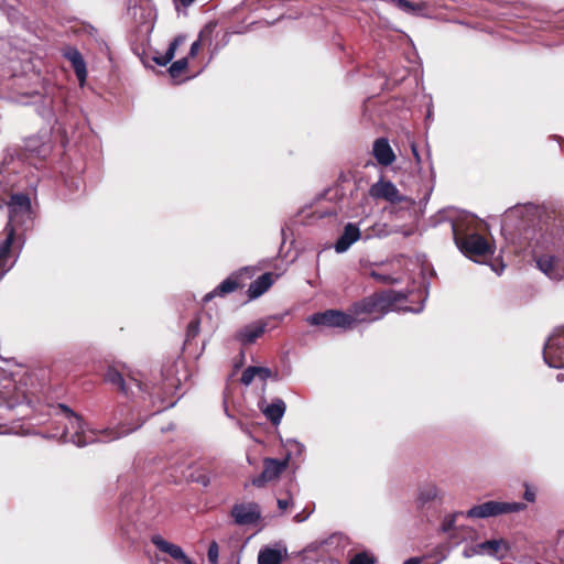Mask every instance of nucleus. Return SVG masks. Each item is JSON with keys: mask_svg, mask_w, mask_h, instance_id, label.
Here are the masks:
<instances>
[{"mask_svg": "<svg viewBox=\"0 0 564 564\" xmlns=\"http://www.w3.org/2000/svg\"><path fill=\"white\" fill-rule=\"evenodd\" d=\"M422 308H423V307L421 306V307H420V308H417V310H411V312L420 313V312L422 311ZM408 311H410V308H409Z\"/></svg>", "mask_w": 564, "mask_h": 564, "instance_id": "3c124183", "label": "nucleus"}, {"mask_svg": "<svg viewBox=\"0 0 564 564\" xmlns=\"http://www.w3.org/2000/svg\"><path fill=\"white\" fill-rule=\"evenodd\" d=\"M219 556V546L216 541L210 542L207 551V557L210 564H217Z\"/></svg>", "mask_w": 564, "mask_h": 564, "instance_id": "473e14b6", "label": "nucleus"}, {"mask_svg": "<svg viewBox=\"0 0 564 564\" xmlns=\"http://www.w3.org/2000/svg\"><path fill=\"white\" fill-rule=\"evenodd\" d=\"M556 380H557L558 382L564 381V373H558V375L556 376Z\"/></svg>", "mask_w": 564, "mask_h": 564, "instance_id": "09e8293b", "label": "nucleus"}, {"mask_svg": "<svg viewBox=\"0 0 564 564\" xmlns=\"http://www.w3.org/2000/svg\"><path fill=\"white\" fill-rule=\"evenodd\" d=\"M440 495V490L435 484H426L420 488L419 500L426 503L435 500Z\"/></svg>", "mask_w": 564, "mask_h": 564, "instance_id": "bb28decb", "label": "nucleus"}, {"mask_svg": "<svg viewBox=\"0 0 564 564\" xmlns=\"http://www.w3.org/2000/svg\"><path fill=\"white\" fill-rule=\"evenodd\" d=\"M360 238V230L356 224L348 223L344 227V231L340 237L337 239L334 248L337 253H343L347 251L352 243H355Z\"/></svg>", "mask_w": 564, "mask_h": 564, "instance_id": "412c9836", "label": "nucleus"}, {"mask_svg": "<svg viewBox=\"0 0 564 564\" xmlns=\"http://www.w3.org/2000/svg\"><path fill=\"white\" fill-rule=\"evenodd\" d=\"M401 299L395 291H382L373 293L358 302H355L349 312L356 317L355 325L359 323H371L381 319Z\"/></svg>", "mask_w": 564, "mask_h": 564, "instance_id": "f03ea898", "label": "nucleus"}, {"mask_svg": "<svg viewBox=\"0 0 564 564\" xmlns=\"http://www.w3.org/2000/svg\"><path fill=\"white\" fill-rule=\"evenodd\" d=\"M239 288V283L237 281V278L234 275L228 276L219 285H217L212 292L207 293L204 296V302H208L215 296H224L229 293H232Z\"/></svg>", "mask_w": 564, "mask_h": 564, "instance_id": "b1692460", "label": "nucleus"}, {"mask_svg": "<svg viewBox=\"0 0 564 564\" xmlns=\"http://www.w3.org/2000/svg\"><path fill=\"white\" fill-rule=\"evenodd\" d=\"M273 274L270 272L263 273L257 280L250 283L248 289L249 299L253 300L261 296L273 283Z\"/></svg>", "mask_w": 564, "mask_h": 564, "instance_id": "5701e85b", "label": "nucleus"}, {"mask_svg": "<svg viewBox=\"0 0 564 564\" xmlns=\"http://www.w3.org/2000/svg\"><path fill=\"white\" fill-rule=\"evenodd\" d=\"M265 330V324L253 323L241 328L237 334V339L242 345H250L254 343Z\"/></svg>", "mask_w": 564, "mask_h": 564, "instance_id": "4be33fe9", "label": "nucleus"}, {"mask_svg": "<svg viewBox=\"0 0 564 564\" xmlns=\"http://www.w3.org/2000/svg\"><path fill=\"white\" fill-rule=\"evenodd\" d=\"M63 56L72 64L76 77L83 86L87 78V67L80 52L74 46H67L63 51Z\"/></svg>", "mask_w": 564, "mask_h": 564, "instance_id": "dca6fc26", "label": "nucleus"}, {"mask_svg": "<svg viewBox=\"0 0 564 564\" xmlns=\"http://www.w3.org/2000/svg\"><path fill=\"white\" fill-rule=\"evenodd\" d=\"M480 554L498 561L506 558L510 552V543L502 538L491 539L479 543Z\"/></svg>", "mask_w": 564, "mask_h": 564, "instance_id": "2eb2a0df", "label": "nucleus"}, {"mask_svg": "<svg viewBox=\"0 0 564 564\" xmlns=\"http://www.w3.org/2000/svg\"><path fill=\"white\" fill-rule=\"evenodd\" d=\"M188 66L187 57L180 58L171 64L167 73L172 78H177Z\"/></svg>", "mask_w": 564, "mask_h": 564, "instance_id": "c85d7f7f", "label": "nucleus"}, {"mask_svg": "<svg viewBox=\"0 0 564 564\" xmlns=\"http://www.w3.org/2000/svg\"><path fill=\"white\" fill-rule=\"evenodd\" d=\"M153 61L155 62V64H158L160 66H166L170 63V62H165L164 54L153 56Z\"/></svg>", "mask_w": 564, "mask_h": 564, "instance_id": "ea45409f", "label": "nucleus"}, {"mask_svg": "<svg viewBox=\"0 0 564 564\" xmlns=\"http://www.w3.org/2000/svg\"><path fill=\"white\" fill-rule=\"evenodd\" d=\"M463 555L466 558H469V557H473V556H476V555H481L480 554V549H479V543L466 546L464 549V551H463Z\"/></svg>", "mask_w": 564, "mask_h": 564, "instance_id": "72a5a7b5", "label": "nucleus"}, {"mask_svg": "<svg viewBox=\"0 0 564 564\" xmlns=\"http://www.w3.org/2000/svg\"><path fill=\"white\" fill-rule=\"evenodd\" d=\"M6 237L0 241V279L17 262L24 246V238L11 227H4Z\"/></svg>", "mask_w": 564, "mask_h": 564, "instance_id": "423d86ee", "label": "nucleus"}, {"mask_svg": "<svg viewBox=\"0 0 564 564\" xmlns=\"http://www.w3.org/2000/svg\"><path fill=\"white\" fill-rule=\"evenodd\" d=\"M151 542L163 553L169 554L172 558L182 562L183 564H194V562L186 556L181 546L164 540L161 535L156 534L151 538Z\"/></svg>", "mask_w": 564, "mask_h": 564, "instance_id": "f3484780", "label": "nucleus"}, {"mask_svg": "<svg viewBox=\"0 0 564 564\" xmlns=\"http://www.w3.org/2000/svg\"><path fill=\"white\" fill-rule=\"evenodd\" d=\"M47 415L54 429L51 436L64 443H73L83 447L96 442L107 443L119 440L142 426L145 419L128 427H106L101 430L89 429L83 419L67 405L57 403L47 405Z\"/></svg>", "mask_w": 564, "mask_h": 564, "instance_id": "f257e3e1", "label": "nucleus"}, {"mask_svg": "<svg viewBox=\"0 0 564 564\" xmlns=\"http://www.w3.org/2000/svg\"><path fill=\"white\" fill-rule=\"evenodd\" d=\"M6 192V187L3 185V175L0 172V208L4 205V198L2 197V194Z\"/></svg>", "mask_w": 564, "mask_h": 564, "instance_id": "58836bf2", "label": "nucleus"}, {"mask_svg": "<svg viewBox=\"0 0 564 564\" xmlns=\"http://www.w3.org/2000/svg\"><path fill=\"white\" fill-rule=\"evenodd\" d=\"M524 499L529 502H533L535 500V492L532 491L529 487H527L524 491Z\"/></svg>", "mask_w": 564, "mask_h": 564, "instance_id": "a19ab883", "label": "nucleus"}, {"mask_svg": "<svg viewBox=\"0 0 564 564\" xmlns=\"http://www.w3.org/2000/svg\"><path fill=\"white\" fill-rule=\"evenodd\" d=\"M15 404H18L17 400L10 399L6 393H0V406H6L8 409H11Z\"/></svg>", "mask_w": 564, "mask_h": 564, "instance_id": "e433bc0d", "label": "nucleus"}, {"mask_svg": "<svg viewBox=\"0 0 564 564\" xmlns=\"http://www.w3.org/2000/svg\"><path fill=\"white\" fill-rule=\"evenodd\" d=\"M288 446L290 451H293L297 455H301L305 449V446L296 440H289Z\"/></svg>", "mask_w": 564, "mask_h": 564, "instance_id": "f704fd0d", "label": "nucleus"}, {"mask_svg": "<svg viewBox=\"0 0 564 564\" xmlns=\"http://www.w3.org/2000/svg\"><path fill=\"white\" fill-rule=\"evenodd\" d=\"M355 319L356 317L349 311L345 313L338 310H326L308 316L306 321L314 326L350 329L355 326Z\"/></svg>", "mask_w": 564, "mask_h": 564, "instance_id": "0eeeda50", "label": "nucleus"}, {"mask_svg": "<svg viewBox=\"0 0 564 564\" xmlns=\"http://www.w3.org/2000/svg\"><path fill=\"white\" fill-rule=\"evenodd\" d=\"M369 194L372 198H382L390 203H401L405 199L392 182L383 180L372 184Z\"/></svg>", "mask_w": 564, "mask_h": 564, "instance_id": "ddd939ff", "label": "nucleus"}, {"mask_svg": "<svg viewBox=\"0 0 564 564\" xmlns=\"http://www.w3.org/2000/svg\"><path fill=\"white\" fill-rule=\"evenodd\" d=\"M170 406H173V403H171ZM166 408H169V405H164L162 408H159V409L154 410L150 415L156 414V413L161 412L162 410H164Z\"/></svg>", "mask_w": 564, "mask_h": 564, "instance_id": "de8ad7c7", "label": "nucleus"}, {"mask_svg": "<svg viewBox=\"0 0 564 564\" xmlns=\"http://www.w3.org/2000/svg\"><path fill=\"white\" fill-rule=\"evenodd\" d=\"M394 6L401 11L412 14V15H425L427 10L426 2H410L408 0H392Z\"/></svg>", "mask_w": 564, "mask_h": 564, "instance_id": "393cba45", "label": "nucleus"}, {"mask_svg": "<svg viewBox=\"0 0 564 564\" xmlns=\"http://www.w3.org/2000/svg\"><path fill=\"white\" fill-rule=\"evenodd\" d=\"M539 213V209L536 206L529 204V205H521V206H514L509 208L505 213L503 217V224L508 225L513 218H520L523 226H527L532 217L536 216Z\"/></svg>", "mask_w": 564, "mask_h": 564, "instance_id": "6ab92c4d", "label": "nucleus"}, {"mask_svg": "<svg viewBox=\"0 0 564 564\" xmlns=\"http://www.w3.org/2000/svg\"><path fill=\"white\" fill-rule=\"evenodd\" d=\"M288 466V459L279 460L275 458H264L262 473L251 480L254 487L262 488L269 481H272L283 473Z\"/></svg>", "mask_w": 564, "mask_h": 564, "instance_id": "9b49d317", "label": "nucleus"}, {"mask_svg": "<svg viewBox=\"0 0 564 564\" xmlns=\"http://www.w3.org/2000/svg\"><path fill=\"white\" fill-rule=\"evenodd\" d=\"M411 149H412V153H413V156L415 158V161L417 164L421 163V158H420V154L417 152V149H416V145L414 143L411 144Z\"/></svg>", "mask_w": 564, "mask_h": 564, "instance_id": "c03bdc74", "label": "nucleus"}, {"mask_svg": "<svg viewBox=\"0 0 564 564\" xmlns=\"http://www.w3.org/2000/svg\"><path fill=\"white\" fill-rule=\"evenodd\" d=\"M230 516L238 525H253L261 519V509L256 502H241L232 506Z\"/></svg>", "mask_w": 564, "mask_h": 564, "instance_id": "9d476101", "label": "nucleus"}, {"mask_svg": "<svg viewBox=\"0 0 564 564\" xmlns=\"http://www.w3.org/2000/svg\"><path fill=\"white\" fill-rule=\"evenodd\" d=\"M527 505L523 502H507L489 500L479 505H476L467 511H459L448 514L442 522V531L449 532L455 528V522L458 517H465L470 519H487L490 517H498L501 514L517 513L523 511Z\"/></svg>", "mask_w": 564, "mask_h": 564, "instance_id": "7ed1b4c3", "label": "nucleus"}, {"mask_svg": "<svg viewBox=\"0 0 564 564\" xmlns=\"http://www.w3.org/2000/svg\"><path fill=\"white\" fill-rule=\"evenodd\" d=\"M403 564H421L420 557H410Z\"/></svg>", "mask_w": 564, "mask_h": 564, "instance_id": "49530a36", "label": "nucleus"}, {"mask_svg": "<svg viewBox=\"0 0 564 564\" xmlns=\"http://www.w3.org/2000/svg\"><path fill=\"white\" fill-rule=\"evenodd\" d=\"M390 234L391 230L387 224L378 223L371 227V234H369V236L384 238L388 237Z\"/></svg>", "mask_w": 564, "mask_h": 564, "instance_id": "7c9ffc66", "label": "nucleus"}, {"mask_svg": "<svg viewBox=\"0 0 564 564\" xmlns=\"http://www.w3.org/2000/svg\"><path fill=\"white\" fill-rule=\"evenodd\" d=\"M105 381L117 387L124 395H134V388L138 392L143 393V384L133 377L126 378L122 372L113 367L108 368L105 373Z\"/></svg>", "mask_w": 564, "mask_h": 564, "instance_id": "1a4fd4ad", "label": "nucleus"}, {"mask_svg": "<svg viewBox=\"0 0 564 564\" xmlns=\"http://www.w3.org/2000/svg\"><path fill=\"white\" fill-rule=\"evenodd\" d=\"M290 505H291V500H289V499H279L278 500V507L282 511L286 510Z\"/></svg>", "mask_w": 564, "mask_h": 564, "instance_id": "79ce46f5", "label": "nucleus"}, {"mask_svg": "<svg viewBox=\"0 0 564 564\" xmlns=\"http://www.w3.org/2000/svg\"><path fill=\"white\" fill-rule=\"evenodd\" d=\"M204 35V32H200L199 33V39L194 41L191 45V48H189V56L191 57H195L200 48V40Z\"/></svg>", "mask_w": 564, "mask_h": 564, "instance_id": "4c0bfd02", "label": "nucleus"}, {"mask_svg": "<svg viewBox=\"0 0 564 564\" xmlns=\"http://www.w3.org/2000/svg\"><path fill=\"white\" fill-rule=\"evenodd\" d=\"M185 40L186 36L183 34H180L173 39L164 53L165 62H171L174 58L176 50L185 42Z\"/></svg>", "mask_w": 564, "mask_h": 564, "instance_id": "cd10ccee", "label": "nucleus"}, {"mask_svg": "<svg viewBox=\"0 0 564 564\" xmlns=\"http://www.w3.org/2000/svg\"><path fill=\"white\" fill-rule=\"evenodd\" d=\"M454 240L459 250L469 259L477 261L494 253L492 246L480 235L470 234L462 236L455 224H452Z\"/></svg>", "mask_w": 564, "mask_h": 564, "instance_id": "20e7f679", "label": "nucleus"}, {"mask_svg": "<svg viewBox=\"0 0 564 564\" xmlns=\"http://www.w3.org/2000/svg\"><path fill=\"white\" fill-rule=\"evenodd\" d=\"M349 564H376V558L367 552H360L350 558Z\"/></svg>", "mask_w": 564, "mask_h": 564, "instance_id": "c756f323", "label": "nucleus"}, {"mask_svg": "<svg viewBox=\"0 0 564 564\" xmlns=\"http://www.w3.org/2000/svg\"><path fill=\"white\" fill-rule=\"evenodd\" d=\"M258 408L273 425L280 424L286 410L285 402L282 399L276 398L269 404L263 394L258 400Z\"/></svg>", "mask_w": 564, "mask_h": 564, "instance_id": "4468645a", "label": "nucleus"}, {"mask_svg": "<svg viewBox=\"0 0 564 564\" xmlns=\"http://www.w3.org/2000/svg\"><path fill=\"white\" fill-rule=\"evenodd\" d=\"M203 485H207L208 484V479H206L205 477H203L200 480H199Z\"/></svg>", "mask_w": 564, "mask_h": 564, "instance_id": "8fccbe9b", "label": "nucleus"}, {"mask_svg": "<svg viewBox=\"0 0 564 564\" xmlns=\"http://www.w3.org/2000/svg\"><path fill=\"white\" fill-rule=\"evenodd\" d=\"M372 154L383 166L391 165L395 161L394 152L386 138H379L373 142Z\"/></svg>", "mask_w": 564, "mask_h": 564, "instance_id": "aec40b11", "label": "nucleus"}, {"mask_svg": "<svg viewBox=\"0 0 564 564\" xmlns=\"http://www.w3.org/2000/svg\"><path fill=\"white\" fill-rule=\"evenodd\" d=\"M308 518V514H303V513H297L294 516V521L295 522H303L305 521L306 519Z\"/></svg>", "mask_w": 564, "mask_h": 564, "instance_id": "a18cd8bd", "label": "nucleus"}, {"mask_svg": "<svg viewBox=\"0 0 564 564\" xmlns=\"http://www.w3.org/2000/svg\"><path fill=\"white\" fill-rule=\"evenodd\" d=\"M8 206L9 221L6 227H11L18 231L20 228L28 229L29 223L32 220L31 199L28 194H12L9 202L4 200Z\"/></svg>", "mask_w": 564, "mask_h": 564, "instance_id": "39448f33", "label": "nucleus"}, {"mask_svg": "<svg viewBox=\"0 0 564 564\" xmlns=\"http://www.w3.org/2000/svg\"><path fill=\"white\" fill-rule=\"evenodd\" d=\"M282 554L279 550L264 547L260 550L258 555V564H281Z\"/></svg>", "mask_w": 564, "mask_h": 564, "instance_id": "a878e982", "label": "nucleus"}, {"mask_svg": "<svg viewBox=\"0 0 564 564\" xmlns=\"http://www.w3.org/2000/svg\"><path fill=\"white\" fill-rule=\"evenodd\" d=\"M543 359L551 368H564V326L555 328L549 336L543 348Z\"/></svg>", "mask_w": 564, "mask_h": 564, "instance_id": "6e6552de", "label": "nucleus"}, {"mask_svg": "<svg viewBox=\"0 0 564 564\" xmlns=\"http://www.w3.org/2000/svg\"><path fill=\"white\" fill-rule=\"evenodd\" d=\"M538 268L551 280L564 279V259L553 254H542L536 258Z\"/></svg>", "mask_w": 564, "mask_h": 564, "instance_id": "f8f14e48", "label": "nucleus"}, {"mask_svg": "<svg viewBox=\"0 0 564 564\" xmlns=\"http://www.w3.org/2000/svg\"><path fill=\"white\" fill-rule=\"evenodd\" d=\"M199 332V321L193 319L187 326V337H195Z\"/></svg>", "mask_w": 564, "mask_h": 564, "instance_id": "c9c22d12", "label": "nucleus"}, {"mask_svg": "<svg viewBox=\"0 0 564 564\" xmlns=\"http://www.w3.org/2000/svg\"><path fill=\"white\" fill-rule=\"evenodd\" d=\"M370 276L373 278L376 281L380 282V283H383V284H394V283H398L399 280L395 279V278H392L391 275L389 274H382V273H379L375 270H372L370 272Z\"/></svg>", "mask_w": 564, "mask_h": 564, "instance_id": "2f4dec72", "label": "nucleus"}, {"mask_svg": "<svg viewBox=\"0 0 564 564\" xmlns=\"http://www.w3.org/2000/svg\"><path fill=\"white\" fill-rule=\"evenodd\" d=\"M195 0H174L176 8L182 6L183 8L189 7Z\"/></svg>", "mask_w": 564, "mask_h": 564, "instance_id": "37998d69", "label": "nucleus"}, {"mask_svg": "<svg viewBox=\"0 0 564 564\" xmlns=\"http://www.w3.org/2000/svg\"><path fill=\"white\" fill-rule=\"evenodd\" d=\"M259 378L263 382L262 387V393L265 391V381L269 378H278L276 372H272V370L268 367H260V366H249L247 367L240 378V381L245 386L251 384L254 378Z\"/></svg>", "mask_w": 564, "mask_h": 564, "instance_id": "a211bd4d", "label": "nucleus"}]
</instances>
